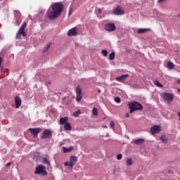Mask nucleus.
Listing matches in <instances>:
<instances>
[{"label":"nucleus","instance_id":"nucleus-1","mask_svg":"<svg viewBox=\"0 0 180 180\" xmlns=\"http://www.w3.org/2000/svg\"><path fill=\"white\" fill-rule=\"evenodd\" d=\"M64 6L60 3H55L51 6L47 11V18L51 20L57 19L61 15Z\"/></svg>","mask_w":180,"mask_h":180},{"label":"nucleus","instance_id":"nucleus-2","mask_svg":"<svg viewBox=\"0 0 180 180\" xmlns=\"http://www.w3.org/2000/svg\"><path fill=\"white\" fill-rule=\"evenodd\" d=\"M129 108L131 109L129 113H133L134 110H142L143 105L139 102L134 101L129 103Z\"/></svg>","mask_w":180,"mask_h":180},{"label":"nucleus","instance_id":"nucleus-3","mask_svg":"<svg viewBox=\"0 0 180 180\" xmlns=\"http://www.w3.org/2000/svg\"><path fill=\"white\" fill-rule=\"evenodd\" d=\"M37 175H41V176H46L47 172L46 171V167L43 165H39L34 172Z\"/></svg>","mask_w":180,"mask_h":180},{"label":"nucleus","instance_id":"nucleus-4","mask_svg":"<svg viewBox=\"0 0 180 180\" xmlns=\"http://www.w3.org/2000/svg\"><path fill=\"white\" fill-rule=\"evenodd\" d=\"M112 15H117V16L124 15V9L123 7L118 6L112 11Z\"/></svg>","mask_w":180,"mask_h":180},{"label":"nucleus","instance_id":"nucleus-5","mask_svg":"<svg viewBox=\"0 0 180 180\" xmlns=\"http://www.w3.org/2000/svg\"><path fill=\"white\" fill-rule=\"evenodd\" d=\"M26 26H27V24L26 22H23L17 33L16 39H18V37H20L21 34H22L24 37L25 36H26V33L25 32V29H26Z\"/></svg>","mask_w":180,"mask_h":180},{"label":"nucleus","instance_id":"nucleus-6","mask_svg":"<svg viewBox=\"0 0 180 180\" xmlns=\"http://www.w3.org/2000/svg\"><path fill=\"white\" fill-rule=\"evenodd\" d=\"M174 94L163 93L162 95V99L167 101V102H172L174 101Z\"/></svg>","mask_w":180,"mask_h":180},{"label":"nucleus","instance_id":"nucleus-7","mask_svg":"<svg viewBox=\"0 0 180 180\" xmlns=\"http://www.w3.org/2000/svg\"><path fill=\"white\" fill-rule=\"evenodd\" d=\"M78 35V28L77 27H73L68 32V36L70 37H73L74 36Z\"/></svg>","mask_w":180,"mask_h":180},{"label":"nucleus","instance_id":"nucleus-8","mask_svg":"<svg viewBox=\"0 0 180 180\" xmlns=\"http://www.w3.org/2000/svg\"><path fill=\"white\" fill-rule=\"evenodd\" d=\"M161 131V127L160 125H154L150 128L151 134H157Z\"/></svg>","mask_w":180,"mask_h":180},{"label":"nucleus","instance_id":"nucleus-9","mask_svg":"<svg viewBox=\"0 0 180 180\" xmlns=\"http://www.w3.org/2000/svg\"><path fill=\"white\" fill-rule=\"evenodd\" d=\"M105 30L107 32H115L116 30V25L113 23H108L105 25Z\"/></svg>","mask_w":180,"mask_h":180},{"label":"nucleus","instance_id":"nucleus-10","mask_svg":"<svg viewBox=\"0 0 180 180\" xmlns=\"http://www.w3.org/2000/svg\"><path fill=\"white\" fill-rule=\"evenodd\" d=\"M76 100L77 102L81 101V99H82V91L81 90V88L77 87L76 89Z\"/></svg>","mask_w":180,"mask_h":180},{"label":"nucleus","instance_id":"nucleus-11","mask_svg":"<svg viewBox=\"0 0 180 180\" xmlns=\"http://www.w3.org/2000/svg\"><path fill=\"white\" fill-rule=\"evenodd\" d=\"M52 133L51 129H46L44 131L41 139H51Z\"/></svg>","mask_w":180,"mask_h":180},{"label":"nucleus","instance_id":"nucleus-12","mask_svg":"<svg viewBox=\"0 0 180 180\" xmlns=\"http://www.w3.org/2000/svg\"><path fill=\"white\" fill-rule=\"evenodd\" d=\"M29 131H30L32 133V134H33L34 137H36V136H37V134H39V133H40V131H41V129H40V128H30Z\"/></svg>","mask_w":180,"mask_h":180},{"label":"nucleus","instance_id":"nucleus-13","mask_svg":"<svg viewBox=\"0 0 180 180\" xmlns=\"http://www.w3.org/2000/svg\"><path fill=\"white\" fill-rule=\"evenodd\" d=\"M95 13L97 15V16L98 18H103V16H105L103 15V13H104L103 9H101V8H96Z\"/></svg>","mask_w":180,"mask_h":180},{"label":"nucleus","instance_id":"nucleus-14","mask_svg":"<svg viewBox=\"0 0 180 180\" xmlns=\"http://www.w3.org/2000/svg\"><path fill=\"white\" fill-rule=\"evenodd\" d=\"M15 108L17 109H18V108H20V105H22V99H20L19 96H15Z\"/></svg>","mask_w":180,"mask_h":180},{"label":"nucleus","instance_id":"nucleus-15","mask_svg":"<svg viewBox=\"0 0 180 180\" xmlns=\"http://www.w3.org/2000/svg\"><path fill=\"white\" fill-rule=\"evenodd\" d=\"M129 77V75H123L120 77H116V80L118 81V82H123V81H126V79Z\"/></svg>","mask_w":180,"mask_h":180},{"label":"nucleus","instance_id":"nucleus-16","mask_svg":"<svg viewBox=\"0 0 180 180\" xmlns=\"http://www.w3.org/2000/svg\"><path fill=\"white\" fill-rule=\"evenodd\" d=\"M78 161V158L77 156H70V162L73 165H75L77 164V162Z\"/></svg>","mask_w":180,"mask_h":180},{"label":"nucleus","instance_id":"nucleus-17","mask_svg":"<svg viewBox=\"0 0 180 180\" xmlns=\"http://www.w3.org/2000/svg\"><path fill=\"white\" fill-rule=\"evenodd\" d=\"M64 165L65 167H68V169H72L74 168V165L68 161L65 162Z\"/></svg>","mask_w":180,"mask_h":180},{"label":"nucleus","instance_id":"nucleus-18","mask_svg":"<svg viewBox=\"0 0 180 180\" xmlns=\"http://www.w3.org/2000/svg\"><path fill=\"white\" fill-rule=\"evenodd\" d=\"M68 122V117H61L60 120V124H65L67 122Z\"/></svg>","mask_w":180,"mask_h":180},{"label":"nucleus","instance_id":"nucleus-19","mask_svg":"<svg viewBox=\"0 0 180 180\" xmlns=\"http://www.w3.org/2000/svg\"><path fill=\"white\" fill-rule=\"evenodd\" d=\"M134 144H136V146H141V144H143L144 143V139H139L136 141H134Z\"/></svg>","mask_w":180,"mask_h":180},{"label":"nucleus","instance_id":"nucleus-20","mask_svg":"<svg viewBox=\"0 0 180 180\" xmlns=\"http://www.w3.org/2000/svg\"><path fill=\"white\" fill-rule=\"evenodd\" d=\"M147 32H150V29H146V28H140L138 30V33L142 34V33H146Z\"/></svg>","mask_w":180,"mask_h":180},{"label":"nucleus","instance_id":"nucleus-21","mask_svg":"<svg viewBox=\"0 0 180 180\" xmlns=\"http://www.w3.org/2000/svg\"><path fill=\"white\" fill-rule=\"evenodd\" d=\"M174 67H175V65H174V63L171 61L167 62V68L169 70H173Z\"/></svg>","mask_w":180,"mask_h":180},{"label":"nucleus","instance_id":"nucleus-22","mask_svg":"<svg viewBox=\"0 0 180 180\" xmlns=\"http://www.w3.org/2000/svg\"><path fill=\"white\" fill-rule=\"evenodd\" d=\"M127 162V165H133V164L134 163V161H133L132 158H127L126 160Z\"/></svg>","mask_w":180,"mask_h":180},{"label":"nucleus","instance_id":"nucleus-23","mask_svg":"<svg viewBox=\"0 0 180 180\" xmlns=\"http://www.w3.org/2000/svg\"><path fill=\"white\" fill-rule=\"evenodd\" d=\"M153 84L156 85L158 88H162V84H161L158 80H155Z\"/></svg>","mask_w":180,"mask_h":180},{"label":"nucleus","instance_id":"nucleus-24","mask_svg":"<svg viewBox=\"0 0 180 180\" xmlns=\"http://www.w3.org/2000/svg\"><path fill=\"white\" fill-rule=\"evenodd\" d=\"M63 153H69V151H72V150H74V147L71 146L70 148H67L65 147L63 148Z\"/></svg>","mask_w":180,"mask_h":180},{"label":"nucleus","instance_id":"nucleus-25","mask_svg":"<svg viewBox=\"0 0 180 180\" xmlns=\"http://www.w3.org/2000/svg\"><path fill=\"white\" fill-rule=\"evenodd\" d=\"M64 129H65V130H71L72 127H71V125L70 124V123L68 122V123L65 124Z\"/></svg>","mask_w":180,"mask_h":180},{"label":"nucleus","instance_id":"nucleus-26","mask_svg":"<svg viewBox=\"0 0 180 180\" xmlns=\"http://www.w3.org/2000/svg\"><path fill=\"white\" fill-rule=\"evenodd\" d=\"M92 112L94 116H98V109L96 108H94Z\"/></svg>","mask_w":180,"mask_h":180},{"label":"nucleus","instance_id":"nucleus-27","mask_svg":"<svg viewBox=\"0 0 180 180\" xmlns=\"http://www.w3.org/2000/svg\"><path fill=\"white\" fill-rule=\"evenodd\" d=\"M79 115H81V111L77 110V112L73 113V116H75V117H78V116H79Z\"/></svg>","mask_w":180,"mask_h":180},{"label":"nucleus","instance_id":"nucleus-28","mask_svg":"<svg viewBox=\"0 0 180 180\" xmlns=\"http://www.w3.org/2000/svg\"><path fill=\"white\" fill-rule=\"evenodd\" d=\"M109 58H110V60H115V52H112L109 55Z\"/></svg>","mask_w":180,"mask_h":180},{"label":"nucleus","instance_id":"nucleus-29","mask_svg":"<svg viewBox=\"0 0 180 180\" xmlns=\"http://www.w3.org/2000/svg\"><path fill=\"white\" fill-rule=\"evenodd\" d=\"M115 102H116L117 103H120V102H122V100L120 99V97H115L114 99Z\"/></svg>","mask_w":180,"mask_h":180},{"label":"nucleus","instance_id":"nucleus-30","mask_svg":"<svg viewBox=\"0 0 180 180\" xmlns=\"http://www.w3.org/2000/svg\"><path fill=\"white\" fill-rule=\"evenodd\" d=\"M160 139L162 140V141L165 143H166L168 141V139L165 137V136H161Z\"/></svg>","mask_w":180,"mask_h":180},{"label":"nucleus","instance_id":"nucleus-31","mask_svg":"<svg viewBox=\"0 0 180 180\" xmlns=\"http://www.w3.org/2000/svg\"><path fill=\"white\" fill-rule=\"evenodd\" d=\"M43 161H44V162H45V164H47L48 165H51L49 159L45 158L43 159Z\"/></svg>","mask_w":180,"mask_h":180},{"label":"nucleus","instance_id":"nucleus-32","mask_svg":"<svg viewBox=\"0 0 180 180\" xmlns=\"http://www.w3.org/2000/svg\"><path fill=\"white\" fill-rule=\"evenodd\" d=\"M101 53H102L103 56H104V57H106V56H108V51H106V50H103L101 51Z\"/></svg>","mask_w":180,"mask_h":180},{"label":"nucleus","instance_id":"nucleus-33","mask_svg":"<svg viewBox=\"0 0 180 180\" xmlns=\"http://www.w3.org/2000/svg\"><path fill=\"white\" fill-rule=\"evenodd\" d=\"M20 22H22V20H20V18H18L16 20V25H17V26H19L20 25Z\"/></svg>","mask_w":180,"mask_h":180},{"label":"nucleus","instance_id":"nucleus-34","mask_svg":"<svg viewBox=\"0 0 180 180\" xmlns=\"http://www.w3.org/2000/svg\"><path fill=\"white\" fill-rule=\"evenodd\" d=\"M122 157L123 155L120 153L117 155V160H122Z\"/></svg>","mask_w":180,"mask_h":180},{"label":"nucleus","instance_id":"nucleus-35","mask_svg":"<svg viewBox=\"0 0 180 180\" xmlns=\"http://www.w3.org/2000/svg\"><path fill=\"white\" fill-rule=\"evenodd\" d=\"M110 127H111V129H115V122H111L110 124Z\"/></svg>","mask_w":180,"mask_h":180},{"label":"nucleus","instance_id":"nucleus-36","mask_svg":"<svg viewBox=\"0 0 180 180\" xmlns=\"http://www.w3.org/2000/svg\"><path fill=\"white\" fill-rule=\"evenodd\" d=\"M49 49H50V44H49L45 47V49H44V52L47 51V50H49Z\"/></svg>","mask_w":180,"mask_h":180},{"label":"nucleus","instance_id":"nucleus-37","mask_svg":"<svg viewBox=\"0 0 180 180\" xmlns=\"http://www.w3.org/2000/svg\"><path fill=\"white\" fill-rule=\"evenodd\" d=\"M72 8H70L69 13H68V16L70 17L71 15L72 14V12L71 11Z\"/></svg>","mask_w":180,"mask_h":180},{"label":"nucleus","instance_id":"nucleus-38","mask_svg":"<svg viewBox=\"0 0 180 180\" xmlns=\"http://www.w3.org/2000/svg\"><path fill=\"white\" fill-rule=\"evenodd\" d=\"M165 0H158V4H162Z\"/></svg>","mask_w":180,"mask_h":180},{"label":"nucleus","instance_id":"nucleus-39","mask_svg":"<svg viewBox=\"0 0 180 180\" xmlns=\"http://www.w3.org/2000/svg\"><path fill=\"white\" fill-rule=\"evenodd\" d=\"M126 117H130V114H129V112H127L126 115H125Z\"/></svg>","mask_w":180,"mask_h":180},{"label":"nucleus","instance_id":"nucleus-40","mask_svg":"<svg viewBox=\"0 0 180 180\" xmlns=\"http://www.w3.org/2000/svg\"><path fill=\"white\" fill-rule=\"evenodd\" d=\"M6 167H11V162H8V163L6 165Z\"/></svg>","mask_w":180,"mask_h":180},{"label":"nucleus","instance_id":"nucleus-41","mask_svg":"<svg viewBox=\"0 0 180 180\" xmlns=\"http://www.w3.org/2000/svg\"><path fill=\"white\" fill-rule=\"evenodd\" d=\"M1 63H2V58H0V65H1Z\"/></svg>","mask_w":180,"mask_h":180},{"label":"nucleus","instance_id":"nucleus-42","mask_svg":"<svg viewBox=\"0 0 180 180\" xmlns=\"http://www.w3.org/2000/svg\"><path fill=\"white\" fill-rule=\"evenodd\" d=\"M178 115H179V121H180V112H179Z\"/></svg>","mask_w":180,"mask_h":180},{"label":"nucleus","instance_id":"nucleus-43","mask_svg":"<svg viewBox=\"0 0 180 180\" xmlns=\"http://www.w3.org/2000/svg\"><path fill=\"white\" fill-rule=\"evenodd\" d=\"M18 16H20V13L19 12H17Z\"/></svg>","mask_w":180,"mask_h":180},{"label":"nucleus","instance_id":"nucleus-44","mask_svg":"<svg viewBox=\"0 0 180 180\" xmlns=\"http://www.w3.org/2000/svg\"><path fill=\"white\" fill-rule=\"evenodd\" d=\"M177 84H180V80H178V81H177Z\"/></svg>","mask_w":180,"mask_h":180},{"label":"nucleus","instance_id":"nucleus-45","mask_svg":"<svg viewBox=\"0 0 180 180\" xmlns=\"http://www.w3.org/2000/svg\"><path fill=\"white\" fill-rule=\"evenodd\" d=\"M104 129H106L108 127H106V126H103V127Z\"/></svg>","mask_w":180,"mask_h":180},{"label":"nucleus","instance_id":"nucleus-46","mask_svg":"<svg viewBox=\"0 0 180 180\" xmlns=\"http://www.w3.org/2000/svg\"><path fill=\"white\" fill-rule=\"evenodd\" d=\"M178 18H180V13L178 15Z\"/></svg>","mask_w":180,"mask_h":180},{"label":"nucleus","instance_id":"nucleus-47","mask_svg":"<svg viewBox=\"0 0 180 180\" xmlns=\"http://www.w3.org/2000/svg\"><path fill=\"white\" fill-rule=\"evenodd\" d=\"M98 93L101 94V90H98Z\"/></svg>","mask_w":180,"mask_h":180},{"label":"nucleus","instance_id":"nucleus-48","mask_svg":"<svg viewBox=\"0 0 180 180\" xmlns=\"http://www.w3.org/2000/svg\"><path fill=\"white\" fill-rule=\"evenodd\" d=\"M178 92H179V94H180V89H178Z\"/></svg>","mask_w":180,"mask_h":180},{"label":"nucleus","instance_id":"nucleus-49","mask_svg":"<svg viewBox=\"0 0 180 180\" xmlns=\"http://www.w3.org/2000/svg\"><path fill=\"white\" fill-rule=\"evenodd\" d=\"M43 12H44V11H41V13H43Z\"/></svg>","mask_w":180,"mask_h":180}]
</instances>
